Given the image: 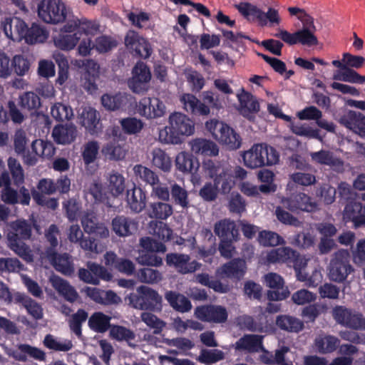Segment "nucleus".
I'll return each mask as SVG.
<instances>
[{
    "instance_id": "nucleus-24",
    "label": "nucleus",
    "mask_w": 365,
    "mask_h": 365,
    "mask_svg": "<svg viewBox=\"0 0 365 365\" xmlns=\"http://www.w3.org/2000/svg\"><path fill=\"white\" fill-rule=\"evenodd\" d=\"M263 339L262 335L245 334L235 342V348L239 351L258 353L262 349Z\"/></svg>"
},
{
    "instance_id": "nucleus-33",
    "label": "nucleus",
    "mask_w": 365,
    "mask_h": 365,
    "mask_svg": "<svg viewBox=\"0 0 365 365\" xmlns=\"http://www.w3.org/2000/svg\"><path fill=\"white\" fill-rule=\"evenodd\" d=\"M191 150L197 154L204 156H217L219 153L217 145L210 140L196 138L190 143Z\"/></svg>"
},
{
    "instance_id": "nucleus-50",
    "label": "nucleus",
    "mask_w": 365,
    "mask_h": 365,
    "mask_svg": "<svg viewBox=\"0 0 365 365\" xmlns=\"http://www.w3.org/2000/svg\"><path fill=\"white\" fill-rule=\"evenodd\" d=\"M108 182V189L112 195L117 197L124 192L125 184L123 175L113 171L110 173Z\"/></svg>"
},
{
    "instance_id": "nucleus-47",
    "label": "nucleus",
    "mask_w": 365,
    "mask_h": 365,
    "mask_svg": "<svg viewBox=\"0 0 365 365\" xmlns=\"http://www.w3.org/2000/svg\"><path fill=\"white\" fill-rule=\"evenodd\" d=\"M97 115L96 110L93 108L85 110L81 114V125L91 135L98 133L97 125L99 123V119Z\"/></svg>"
},
{
    "instance_id": "nucleus-1",
    "label": "nucleus",
    "mask_w": 365,
    "mask_h": 365,
    "mask_svg": "<svg viewBox=\"0 0 365 365\" xmlns=\"http://www.w3.org/2000/svg\"><path fill=\"white\" fill-rule=\"evenodd\" d=\"M287 11L291 19L302 24V27L294 32L283 28H277L274 37L289 45L318 46L319 39L316 34L317 26L314 17L304 8L299 6H288Z\"/></svg>"
},
{
    "instance_id": "nucleus-12",
    "label": "nucleus",
    "mask_w": 365,
    "mask_h": 365,
    "mask_svg": "<svg viewBox=\"0 0 365 365\" xmlns=\"http://www.w3.org/2000/svg\"><path fill=\"white\" fill-rule=\"evenodd\" d=\"M66 24L61 29L59 37L55 36L56 43L61 46H76L81 40V33H73L77 28L81 27L83 19H80L73 15L72 9L66 20Z\"/></svg>"
},
{
    "instance_id": "nucleus-25",
    "label": "nucleus",
    "mask_w": 365,
    "mask_h": 365,
    "mask_svg": "<svg viewBox=\"0 0 365 365\" xmlns=\"http://www.w3.org/2000/svg\"><path fill=\"white\" fill-rule=\"evenodd\" d=\"M339 123L365 138V115L361 113L349 110L340 118Z\"/></svg>"
},
{
    "instance_id": "nucleus-57",
    "label": "nucleus",
    "mask_w": 365,
    "mask_h": 365,
    "mask_svg": "<svg viewBox=\"0 0 365 365\" xmlns=\"http://www.w3.org/2000/svg\"><path fill=\"white\" fill-rule=\"evenodd\" d=\"M99 148V144L96 140L88 141L84 145L81 155L86 165H88L96 161Z\"/></svg>"
},
{
    "instance_id": "nucleus-40",
    "label": "nucleus",
    "mask_w": 365,
    "mask_h": 365,
    "mask_svg": "<svg viewBox=\"0 0 365 365\" xmlns=\"http://www.w3.org/2000/svg\"><path fill=\"white\" fill-rule=\"evenodd\" d=\"M246 262L240 258H235L222 267V272L227 277L240 279L246 272Z\"/></svg>"
},
{
    "instance_id": "nucleus-60",
    "label": "nucleus",
    "mask_w": 365,
    "mask_h": 365,
    "mask_svg": "<svg viewBox=\"0 0 365 365\" xmlns=\"http://www.w3.org/2000/svg\"><path fill=\"white\" fill-rule=\"evenodd\" d=\"M142 321L150 329H153V334H160L165 326V322L150 312L141 314Z\"/></svg>"
},
{
    "instance_id": "nucleus-39",
    "label": "nucleus",
    "mask_w": 365,
    "mask_h": 365,
    "mask_svg": "<svg viewBox=\"0 0 365 365\" xmlns=\"http://www.w3.org/2000/svg\"><path fill=\"white\" fill-rule=\"evenodd\" d=\"M152 165L164 173H170L173 167V161L170 155L163 149L155 148L151 153Z\"/></svg>"
},
{
    "instance_id": "nucleus-7",
    "label": "nucleus",
    "mask_w": 365,
    "mask_h": 365,
    "mask_svg": "<svg viewBox=\"0 0 365 365\" xmlns=\"http://www.w3.org/2000/svg\"><path fill=\"white\" fill-rule=\"evenodd\" d=\"M242 157L245 165L251 169L275 165L279 159L276 149L266 143L254 144Z\"/></svg>"
},
{
    "instance_id": "nucleus-29",
    "label": "nucleus",
    "mask_w": 365,
    "mask_h": 365,
    "mask_svg": "<svg viewBox=\"0 0 365 365\" xmlns=\"http://www.w3.org/2000/svg\"><path fill=\"white\" fill-rule=\"evenodd\" d=\"M51 283L58 294L66 301L73 303L78 298L77 291L67 280L58 276H54L51 279Z\"/></svg>"
},
{
    "instance_id": "nucleus-8",
    "label": "nucleus",
    "mask_w": 365,
    "mask_h": 365,
    "mask_svg": "<svg viewBox=\"0 0 365 365\" xmlns=\"http://www.w3.org/2000/svg\"><path fill=\"white\" fill-rule=\"evenodd\" d=\"M205 128L216 140L228 150H236L240 148L241 136L227 124L212 119L205 123Z\"/></svg>"
},
{
    "instance_id": "nucleus-32",
    "label": "nucleus",
    "mask_w": 365,
    "mask_h": 365,
    "mask_svg": "<svg viewBox=\"0 0 365 365\" xmlns=\"http://www.w3.org/2000/svg\"><path fill=\"white\" fill-rule=\"evenodd\" d=\"M82 66L85 68L83 73L84 87L88 91L96 90V81L99 77V65L95 61L88 59L82 61Z\"/></svg>"
},
{
    "instance_id": "nucleus-64",
    "label": "nucleus",
    "mask_w": 365,
    "mask_h": 365,
    "mask_svg": "<svg viewBox=\"0 0 365 365\" xmlns=\"http://www.w3.org/2000/svg\"><path fill=\"white\" fill-rule=\"evenodd\" d=\"M141 282L153 284L158 282L161 278V273L150 267H144L138 270L137 274Z\"/></svg>"
},
{
    "instance_id": "nucleus-43",
    "label": "nucleus",
    "mask_w": 365,
    "mask_h": 365,
    "mask_svg": "<svg viewBox=\"0 0 365 365\" xmlns=\"http://www.w3.org/2000/svg\"><path fill=\"white\" fill-rule=\"evenodd\" d=\"M170 200L183 209H187L190 206L187 191L176 182L170 185Z\"/></svg>"
},
{
    "instance_id": "nucleus-44",
    "label": "nucleus",
    "mask_w": 365,
    "mask_h": 365,
    "mask_svg": "<svg viewBox=\"0 0 365 365\" xmlns=\"http://www.w3.org/2000/svg\"><path fill=\"white\" fill-rule=\"evenodd\" d=\"M238 11L247 19H255L257 22L261 21L264 24L263 11L255 5L248 2H240L234 6Z\"/></svg>"
},
{
    "instance_id": "nucleus-3",
    "label": "nucleus",
    "mask_w": 365,
    "mask_h": 365,
    "mask_svg": "<svg viewBox=\"0 0 365 365\" xmlns=\"http://www.w3.org/2000/svg\"><path fill=\"white\" fill-rule=\"evenodd\" d=\"M269 263H282L292 267L296 273L297 279L305 282L309 287H316L322 280L320 271L314 269L311 275L304 271L307 265V259L297 251L289 247H282L273 249L267 255Z\"/></svg>"
},
{
    "instance_id": "nucleus-26",
    "label": "nucleus",
    "mask_w": 365,
    "mask_h": 365,
    "mask_svg": "<svg viewBox=\"0 0 365 365\" xmlns=\"http://www.w3.org/2000/svg\"><path fill=\"white\" fill-rule=\"evenodd\" d=\"M175 164L176 170L183 174L194 175L200 168L198 160L185 151L180 152L176 155Z\"/></svg>"
},
{
    "instance_id": "nucleus-23",
    "label": "nucleus",
    "mask_w": 365,
    "mask_h": 365,
    "mask_svg": "<svg viewBox=\"0 0 365 365\" xmlns=\"http://www.w3.org/2000/svg\"><path fill=\"white\" fill-rule=\"evenodd\" d=\"M45 254L57 272L66 276H71L73 274L74 267L68 254H58L56 250L53 251L51 249H46Z\"/></svg>"
},
{
    "instance_id": "nucleus-22",
    "label": "nucleus",
    "mask_w": 365,
    "mask_h": 365,
    "mask_svg": "<svg viewBox=\"0 0 365 365\" xmlns=\"http://www.w3.org/2000/svg\"><path fill=\"white\" fill-rule=\"evenodd\" d=\"M112 231L119 237L134 235L138 230V222L125 215H117L111 221Z\"/></svg>"
},
{
    "instance_id": "nucleus-54",
    "label": "nucleus",
    "mask_w": 365,
    "mask_h": 365,
    "mask_svg": "<svg viewBox=\"0 0 365 365\" xmlns=\"http://www.w3.org/2000/svg\"><path fill=\"white\" fill-rule=\"evenodd\" d=\"M52 117L57 121L69 120L73 116L72 108L62 103H56L51 108Z\"/></svg>"
},
{
    "instance_id": "nucleus-49",
    "label": "nucleus",
    "mask_w": 365,
    "mask_h": 365,
    "mask_svg": "<svg viewBox=\"0 0 365 365\" xmlns=\"http://www.w3.org/2000/svg\"><path fill=\"white\" fill-rule=\"evenodd\" d=\"M122 130L127 135H136L141 132L144 123L135 117H126L119 120Z\"/></svg>"
},
{
    "instance_id": "nucleus-36",
    "label": "nucleus",
    "mask_w": 365,
    "mask_h": 365,
    "mask_svg": "<svg viewBox=\"0 0 365 365\" xmlns=\"http://www.w3.org/2000/svg\"><path fill=\"white\" fill-rule=\"evenodd\" d=\"M128 96L126 93H118L115 95L108 93L101 97V103L108 110L115 111L126 108L128 102Z\"/></svg>"
},
{
    "instance_id": "nucleus-48",
    "label": "nucleus",
    "mask_w": 365,
    "mask_h": 365,
    "mask_svg": "<svg viewBox=\"0 0 365 365\" xmlns=\"http://www.w3.org/2000/svg\"><path fill=\"white\" fill-rule=\"evenodd\" d=\"M133 171L136 178L146 184H149L152 187L159 184L158 175L150 168L138 164L134 166Z\"/></svg>"
},
{
    "instance_id": "nucleus-63",
    "label": "nucleus",
    "mask_w": 365,
    "mask_h": 365,
    "mask_svg": "<svg viewBox=\"0 0 365 365\" xmlns=\"http://www.w3.org/2000/svg\"><path fill=\"white\" fill-rule=\"evenodd\" d=\"M19 301L21 302L28 313L35 319H41L43 317L41 307L34 299L28 296L20 297Z\"/></svg>"
},
{
    "instance_id": "nucleus-18",
    "label": "nucleus",
    "mask_w": 365,
    "mask_h": 365,
    "mask_svg": "<svg viewBox=\"0 0 365 365\" xmlns=\"http://www.w3.org/2000/svg\"><path fill=\"white\" fill-rule=\"evenodd\" d=\"M165 109V104L158 98L144 97L137 105L138 113L149 120L163 116Z\"/></svg>"
},
{
    "instance_id": "nucleus-11",
    "label": "nucleus",
    "mask_w": 365,
    "mask_h": 365,
    "mask_svg": "<svg viewBox=\"0 0 365 365\" xmlns=\"http://www.w3.org/2000/svg\"><path fill=\"white\" fill-rule=\"evenodd\" d=\"M350 260V254L347 250H340L336 252L329 266V279L339 283L344 282L354 270Z\"/></svg>"
},
{
    "instance_id": "nucleus-34",
    "label": "nucleus",
    "mask_w": 365,
    "mask_h": 365,
    "mask_svg": "<svg viewBox=\"0 0 365 365\" xmlns=\"http://www.w3.org/2000/svg\"><path fill=\"white\" fill-rule=\"evenodd\" d=\"M165 298L170 306L178 312H188L192 309V304L189 299L179 292L168 291L165 294Z\"/></svg>"
},
{
    "instance_id": "nucleus-17",
    "label": "nucleus",
    "mask_w": 365,
    "mask_h": 365,
    "mask_svg": "<svg viewBox=\"0 0 365 365\" xmlns=\"http://www.w3.org/2000/svg\"><path fill=\"white\" fill-rule=\"evenodd\" d=\"M165 261L168 267H173L182 274L193 273L201 267L196 260L190 261V255L186 254L168 253Z\"/></svg>"
},
{
    "instance_id": "nucleus-9",
    "label": "nucleus",
    "mask_w": 365,
    "mask_h": 365,
    "mask_svg": "<svg viewBox=\"0 0 365 365\" xmlns=\"http://www.w3.org/2000/svg\"><path fill=\"white\" fill-rule=\"evenodd\" d=\"M138 293H130L127 299L134 308L141 310L160 311L162 297L157 291L147 287L140 286Z\"/></svg>"
},
{
    "instance_id": "nucleus-16",
    "label": "nucleus",
    "mask_w": 365,
    "mask_h": 365,
    "mask_svg": "<svg viewBox=\"0 0 365 365\" xmlns=\"http://www.w3.org/2000/svg\"><path fill=\"white\" fill-rule=\"evenodd\" d=\"M283 206L290 211L298 210L313 212L318 210V204L310 196L304 192L292 194L282 201Z\"/></svg>"
},
{
    "instance_id": "nucleus-27",
    "label": "nucleus",
    "mask_w": 365,
    "mask_h": 365,
    "mask_svg": "<svg viewBox=\"0 0 365 365\" xmlns=\"http://www.w3.org/2000/svg\"><path fill=\"white\" fill-rule=\"evenodd\" d=\"M77 136L76 127L71 123L57 125L52 130L53 140L60 145H68L73 143Z\"/></svg>"
},
{
    "instance_id": "nucleus-52",
    "label": "nucleus",
    "mask_w": 365,
    "mask_h": 365,
    "mask_svg": "<svg viewBox=\"0 0 365 365\" xmlns=\"http://www.w3.org/2000/svg\"><path fill=\"white\" fill-rule=\"evenodd\" d=\"M173 207L168 203L158 202L150 205L149 216L151 218L166 220L173 214Z\"/></svg>"
},
{
    "instance_id": "nucleus-35",
    "label": "nucleus",
    "mask_w": 365,
    "mask_h": 365,
    "mask_svg": "<svg viewBox=\"0 0 365 365\" xmlns=\"http://www.w3.org/2000/svg\"><path fill=\"white\" fill-rule=\"evenodd\" d=\"M339 339L333 335H319L314 339V345L317 351L321 354L333 353L339 347Z\"/></svg>"
},
{
    "instance_id": "nucleus-37",
    "label": "nucleus",
    "mask_w": 365,
    "mask_h": 365,
    "mask_svg": "<svg viewBox=\"0 0 365 365\" xmlns=\"http://www.w3.org/2000/svg\"><path fill=\"white\" fill-rule=\"evenodd\" d=\"M276 325L282 330L290 333H299L304 328V322L291 315L282 314L276 318Z\"/></svg>"
},
{
    "instance_id": "nucleus-45",
    "label": "nucleus",
    "mask_w": 365,
    "mask_h": 365,
    "mask_svg": "<svg viewBox=\"0 0 365 365\" xmlns=\"http://www.w3.org/2000/svg\"><path fill=\"white\" fill-rule=\"evenodd\" d=\"M289 128L297 135L306 137L309 139H317L321 142L323 140V137L320 135L319 130L318 129H313L307 124L291 122Z\"/></svg>"
},
{
    "instance_id": "nucleus-19",
    "label": "nucleus",
    "mask_w": 365,
    "mask_h": 365,
    "mask_svg": "<svg viewBox=\"0 0 365 365\" xmlns=\"http://www.w3.org/2000/svg\"><path fill=\"white\" fill-rule=\"evenodd\" d=\"M264 279L267 286L273 289L267 293L269 301H281L289 296V291L287 287H284V279L279 274L270 272L265 275Z\"/></svg>"
},
{
    "instance_id": "nucleus-46",
    "label": "nucleus",
    "mask_w": 365,
    "mask_h": 365,
    "mask_svg": "<svg viewBox=\"0 0 365 365\" xmlns=\"http://www.w3.org/2000/svg\"><path fill=\"white\" fill-rule=\"evenodd\" d=\"M63 210L69 222L77 221L81 212V202L79 200L72 197L63 202Z\"/></svg>"
},
{
    "instance_id": "nucleus-38",
    "label": "nucleus",
    "mask_w": 365,
    "mask_h": 365,
    "mask_svg": "<svg viewBox=\"0 0 365 365\" xmlns=\"http://www.w3.org/2000/svg\"><path fill=\"white\" fill-rule=\"evenodd\" d=\"M111 317L102 312H95L88 318V326L96 333H105L111 327Z\"/></svg>"
},
{
    "instance_id": "nucleus-2",
    "label": "nucleus",
    "mask_w": 365,
    "mask_h": 365,
    "mask_svg": "<svg viewBox=\"0 0 365 365\" xmlns=\"http://www.w3.org/2000/svg\"><path fill=\"white\" fill-rule=\"evenodd\" d=\"M205 173L213 180L207 182L199 191V195L207 202L216 200L219 191L222 194L229 193L235 184L232 171L222 162L208 159L202 162Z\"/></svg>"
},
{
    "instance_id": "nucleus-10",
    "label": "nucleus",
    "mask_w": 365,
    "mask_h": 365,
    "mask_svg": "<svg viewBox=\"0 0 365 365\" xmlns=\"http://www.w3.org/2000/svg\"><path fill=\"white\" fill-rule=\"evenodd\" d=\"M70 13L71 8L62 0H41L38 6V15L46 23L63 22Z\"/></svg>"
},
{
    "instance_id": "nucleus-31",
    "label": "nucleus",
    "mask_w": 365,
    "mask_h": 365,
    "mask_svg": "<svg viewBox=\"0 0 365 365\" xmlns=\"http://www.w3.org/2000/svg\"><path fill=\"white\" fill-rule=\"evenodd\" d=\"M214 231L221 240H235V241L238 240L239 230L237 225L234 221L229 219L217 222Z\"/></svg>"
},
{
    "instance_id": "nucleus-4",
    "label": "nucleus",
    "mask_w": 365,
    "mask_h": 365,
    "mask_svg": "<svg viewBox=\"0 0 365 365\" xmlns=\"http://www.w3.org/2000/svg\"><path fill=\"white\" fill-rule=\"evenodd\" d=\"M5 35L14 42L24 39L28 44L43 43L48 38V32L43 27L33 25L29 29L19 18H6L1 21Z\"/></svg>"
},
{
    "instance_id": "nucleus-30",
    "label": "nucleus",
    "mask_w": 365,
    "mask_h": 365,
    "mask_svg": "<svg viewBox=\"0 0 365 365\" xmlns=\"http://www.w3.org/2000/svg\"><path fill=\"white\" fill-rule=\"evenodd\" d=\"M290 351L287 346H282L279 349H275L274 354L267 350L264 345L259 351L262 354L259 356V360L264 365H279L284 361L286 354Z\"/></svg>"
},
{
    "instance_id": "nucleus-41",
    "label": "nucleus",
    "mask_w": 365,
    "mask_h": 365,
    "mask_svg": "<svg viewBox=\"0 0 365 365\" xmlns=\"http://www.w3.org/2000/svg\"><path fill=\"white\" fill-rule=\"evenodd\" d=\"M101 153L106 158L110 160H120L125 156V150L115 140H110L103 145Z\"/></svg>"
},
{
    "instance_id": "nucleus-51",
    "label": "nucleus",
    "mask_w": 365,
    "mask_h": 365,
    "mask_svg": "<svg viewBox=\"0 0 365 365\" xmlns=\"http://www.w3.org/2000/svg\"><path fill=\"white\" fill-rule=\"evenodd\" d=\"M43 342L46 348L56 351H68L73 347L71 340L64 339L60 341L50 334L46 335Z\"/></svg>"
},
{
    "instance_id": "nucleus-59",
    "label": "nucleus",
    "mask_w": 365,
    "mask_h": 365,
    "mask_svg": "<svg viewBox=\"0 0 365 365\" xmlns=\"http://www.w3.org/2000/svg\"><path fill=\"white\" fill-rule=\"evenodd\" d=\"M110 336L119 341H130L134 340L135 338V335L132 330L120 325L111 326L110 329Z\"/></svg>"
},
{
    "instance_id": "nucleus-13",
    "label": "nucleus",
    "mask_w": 365,
    "mask_h": 365,
    "mask_svg": "<svg viewBox=\"0 0 365 365\" xmlns=\"http://www.w3.org/2000/svg\"><path fill=\"white\" fill-rule=\"evenodd\" d=\"M332 315L339 324L356 330L365 329V317L363 314L344 306L333 308Z\"/></svg>"
},
{
    "instance_id": "nucleus-62",
    "label": "nucleus",
    "mask_w": 365,
    "mask_h": 365,
    "mask_svg": "<svg viewBox=\"0 0 365 365\" xmlns=\"http://www.w3.org/2000/svg\"><path fill=\"white\" fill-rule=\"evenodd\" d=\"M312 160L320 165L334 166L338 164L339 160L333 156V154L324 150L314 152L310 154Z\"/></svg>"
},
{
    "instance_id": "nucleus-42",
    "label": "nucleus",
    "mask_w": 365,
    "mask_h": 365,
    "mask_svg": "<svg viewBox=\"0 0 365 365\" xmlns=\"http://www.w3.org/2000/svg\"><path fill=\"white\" fill-rule=\"evenodd\" d=\"M81 29L84 33H81V41L79 40L78 46H91L93 43V40L91 37L94 36L100 33V26L97 22L90 21L86 19H83Z\"/></svg>"
},
{
    "instance_id": "nucleus-14",
    "label": "nucleus",
    "mask_w": 365,
    "mask_h": 365,
    "mask_svg": "<svg viewBox=\"0 0 365 365\" xmlns=\"http://www.w3.org/2000/svg\"><path fill=\"white\" fill-rule=\"evenodd\" d=\"M87 267L80 268L78 272V278L85 283L98 285L100 279L109 282L113 278L112 274L106 267L96 262H88Z\"/></svg>"
},
{
    "instance_id": "nucleus-6",
    "label": "nucleus",
    "mask_w": 365,
    "mask_h": 365,
    "mask_svg": "<svg viewBox=\"0 0 365 365\" xmlns=\"http://www.w3.org/2000/svg\"><path fill=\"white\" fill-rule=\"evenodd\" d=\"M7 240L10 249L27 262L32 261L29 247L24 242L32 234V226L26 220H16L9 225Z\"/></svg>"
},
{
    "instance_id": "nucleus-20",
    "label": "nucleus",
    "mask_w": 365,
    "mask_h": 365,
    "mask_svg": "<svg viewBox=\"0 0 365 365\" xmlns=\"http://www.w3.org/2000/svg\"><path fill=\"white\" fill-rule=\"evenodd\" d=\"M240 103L239 112L248 120L253 122L255 115L259 111V103L257 98L252 93L242 89V93L237 94Z\"/></svg>"
},
{
    "instance_id": "nucleus-28",
    "label": "nucleus",
    "mask_w": 365,
    "mask_h": 365,
    "mask_svg": "<svg viewBox=\"0 0 365 365\" xmlns=\"http://www.w3.org/2000/svg\"><path fill=\"white\" fill-rule=\"evenodd\" d=\"M146 194L140 187H133L127 190L126 202L129 208L135 213L140 212L146 206Z\"/></svg>"
},
{
    "instance_id": "nucleus-15",
    "label": "nucleus",
    "mask_w": 365,
    "mask_h": 365,
    "mask_svg": "<svg viewBox=\"0 0 365 365\" xmlns=\"http://www.w3.org/2000/svg\"><path fill=\"white\" fill-rule=\"evenodd\" d=\"M195 317L205 322L222 324L227 320L228 313L221 305L206 304L198 306L195 309Z\"/></svg>"
},
{
    "instance_id": "nucleus-21",
    "label": "nucleus",
    "mask_w": 365,
    "mask_h": 365,
    "mask_svg": "<svg viewBox=\"0 0 365 365\" xmlns=\"http://www.w3.org/2000/svg\"><path fill=\"white\" fill-rule=\"evenodd\" d=\"M343 218L346 222H351L355 229L365 227V206L360 202H349L344 207Z\"/></svg>"
},
{
    "instance_id": "nucleus-5",
    "label": "nucleus",
    "mask_w": 365,
    "mask_h": 365,
    "mask_svg": "<svg viewBox=\"0 0 365 365\" xmlns=\"http://www.w3.org/2000/svg\"><path fill=\"white\" fill-rule=\"evenodd\" d=\"M169 125L159 130L158 139L165 144L178 145L182 143V136H189L195 132V123L186 115L175 112L170 115Z\"/></svg>"
},
{
    "instance_id": "nucleus-55",
    "label": "nucleus",
    "mask_w": 365,
    "mask_h": 365,
    "mask_svg": "<svg viewBox=\"0 0 365 365\" xmlns=\"http://www.w3.org/2000/svg\"><path fill=\"white\" fill-rule=\"evenodd\" d=\"M258 241L260 245L264 247H275L285 244L283 237L277 232L267 230L259 232Z\"/></svg>"
},
{
    "instance_id": "nucleus-56",
    "label": "nucleus",
    "mask_w": 365,
    "mask_h": 365,
    "mask_svg": "<svg viewBox=\"0 0 365 365\" xmlns=\"http://www.w3.org/2000/svg\"><path fill=\"white\" fill-rule=\"evenodd\" d=\"M88 312L83 309H78V311L73 314L69 320L70 329L78 336L82 335V323L86 322L88 319Z\"/></svg>"
},
{
    "instance_id": "nucleus-61",
    "label": "nucleus",
    "mask_w": 365,
    "mask_h": 365,
    "mask_svg": "<svg viewBox=\"0 0 365 365\" xmlns=\"http://www.w3.org/2000/svg\"><path fill=\"white\" fill-rule=\"evenodd\" d=\"M334 79L351 83H364V79L362 78V76L347 66H344L343 71L339 75L334 76Z\"/></svg>"
},
{
    "instance_id": "nucleus-53",
    "label": "nucleus",
    "mask_w": 365,
    "mask_h": 365,
    "mask_svg": "<svg viewBox=\"0 0 365 365\" xmlns=\"http://www.w3.org/2000/svg\"><path fill=\"white\" fill-rule=\"evenodd\" d=\"M19 105L23 109L36 111L41 106V98L34 92H24L19 96Z\"/></svg>"
},
{
    "instance_id": "nucleus-58",
    "label": "nucleus",
    "mask_w": 365,
    "mask_h": 365,
    "mask_svg": "<svg viewBox=\"0 0 365 365\" xmlns=\"http://www.w3.org/2000/svg\"><path fill=\"white\" fill-rule=\"evenodd\" d=\"M8 167L11 173L14 184L20 187L24 182V172L18 160L12 157L8 159Z\"/></svg>"
}]
</instances>
